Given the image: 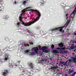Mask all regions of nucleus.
Returning a JSON list of instances; mask_svg holds the SVG:
<instances>
[{
	"label": "nucleus",
	"mask_w": 76,
	"mask_h": 76,
	"mask_svg": "<svg viewBox=\"0 0 76 76\" xmlns=\"http://www.w3.org/2000/svg\"><path fill=\"white\" fill-rule=\"evenodd\" d=\"M25 11H33V12H37L38 13V17L35 20L34 19V20L33 21V22H28L26 23L23 21H22V17H20L19 18V19L20 22H21L22 23L23 25L25 26H30L32 25V24H33V23H34L35 22H36L37 21H38V19H39L40 17H41V14L40 12L38 11L35 10H33L32 9H30L29 10H25Z\"/></svg>",
	"instance_id": "nucleus-1"
},
{
	"label": "nucleus",
	"mask_w": 76,
	"mask_h": 76,
	"mask_svg": "<svg viewBox=\"0 0 76 76\" xmlns=\"http://www.w3.org/2000/svg\"><path fill=\"white\" fill-rule=\"evenodd\" d=\"M39 50L38 49V48H33L31 50H27L26 51H25V53H29V52H30V51H32V52H34V51L35 52L37 53V52H38L37 51H38Z\"/></svg>",
	"instance_id": "nucleus-2"
},
{
	"label": "nucleus",
	"mask_w": 76,
	"mask_h": 76,
	"mask_svg": "<svg viewBox=\"0 0 76 76\" xmlns=\"http://www.w3.org/2000/svg\"><path fill=\"white\" fill-rule=\"evenodd\" d=\"M28 64L29 65V67L30 68V69H34V65L33 64H32V63L28 62Z\"/></svg>",
	"instance_id": "nucleus-3"
},
{
	"label": "nucleus",
	"mask_w": 76,
	"mask_h": 76,
	"mask_svg": "<svg viewBox=\"0 0 76 76\" xmlns=\"http://www.w3.org/2000/svg\"><path fill=\"white\" fill-rule=\"evenodd\" d=\"M56 30H59V31L61 32L63 30V28H57L53 29L52 30V31H56Z\"/></svg>",
	"instance_id": "nucleus-4"
},
{
	"label": "nucleus",
	"mask_w": 76,
	"mask_h": 76,
	"mask_svg": "<svg viewBox=\"0 0 76 76\" xmlns=\"http://www.w3.org/2000/svg\"><path fill=\"white\" fill-rule=\"evenodd\" d=\"M29 53H30V55L31 56H33L34 55H35L36 54H38V52H29Z\"/></svg>",
	"instance_id": "nucleus-5"
},
{
	"label": "nucleus",
	"mask_w": 76,
	"mask_h": 76,
	"mask_svg": "<svg viewBox=\"0 0 76 76\" xmlns=\"http://www.w3.org/2000/svg\"><path fill=\"white\" fill-rule=\"evenodd\" d=\"M67 62H63L62 61H61L60 62V64H62V65H64V66H66V64L67 63Z\"/></svg>",
	"instance_id": "nucleus-6"
},
{
	"label": "nucleus",
	"mask_w": 76,
	"mask_h": 76,
	"mask_svg": "<svg viewBox=\"0 0 76 76\" xmlns=\"http://www.w3.org/2000/svg\"><path fill=\"white\" fill-rule=\"evenodd\" d=\"M4 72L3 73V75H4V76H6L7 75V74L8 73V70H4Z\"/></svg>",
	"instance_id": "nucleus-7"
},
{
	"label": "nucleus",
	"mask_w": 76,
	"mask_h": 76,
	"mask_svg": "<svg viewBox=\"0 0 76 76\" xmlns=\"http://www.w3.org/2000/svg\"><path fill=\"white\" fill-rule=\"evenodd\" d=\"M47 47H48V46H45L43 47L42 48V50L44 51V50H47L48 49V48Z\"/></svg>",
	"instance_id": "nucleus-8"
},
{
	"label": "nucleus",
	"mask_w": 76,
	"mask_h": 76,
	"mask_svg": "<svg viewBox=\"0 0 76 76\" xmlns=\"http://www.w3.org/2000/svg\"><path fill=\"white\" fill-rule=\"evenodd\" d=\"M58 45L60 47H63V44L61 43L58 44Z\"/></svg>",
	"instance_id": "nucleus-9"
},
{
	"label": "nucleus",
	"mask_w": 76,
	"mask_h": 76,
	"mask_svg": "<svg viewBox=\"0 0 76 76\" xmlns=\"http://www.w3.org/2000/svg\"><path fill=\"white\" fill-rule=\"evenodd\" d=\"M52 52L53 53H58V51L56 50H53L52 51Z\"/></svg>",
	"instance_id": "nucleus-10"
},
{
	"label": "nucleus",
	"mask_w": 76,
	"mask_h": 76,
	"mask_svg": "<svg viewBox=\"0 0 76 76\" xmlns=\"http://www.w3.org/2000/svg\"><path fill=\"white\" fill-rule=\"evenodd\" d=\"M74 70H72L70 71H69L68 72L69 75H70V73H73V72H74Z\"/></svg>",
	"instance_id": "nucleus-11"
},
{
	"label": "nucleus",
	"mask_w": 76,
	"mask_h": 76,
	"mask_svg": "<svg viewBox=\"0 0 76 76\" xmlns=\"http://www.w3.org/2000/svg\"><path fill=\"white\" fill-rule=\"evenodd\" d=\"M72 61L73 62L76 63V58H74L72 59Z\"/></svg>",
	"instance_id": "nucleus-12"
},
{
	"label": "nucleus",
	"mask_w": 76,
	"mask_h": 76,
	"mask_svg": "<svg viewBox=\"0 0 76 76\" xmlns=\"http://www.w3.org/2000/svg\"><path fill=\"white\" fill-rule=\"evenodd\" d=\"M19 64H20V61H18L16 63V64L15 65V66H18V65H19Z\"/></svg>",
	"instance_id": "nucleus-13"
},
{
	"label": "nucleus",
	"mask_w": 76,
	"mask_h": 76,
	"mask_svg": "<svg viewBox=\"0 0 76 76\" xmlns=\"http://www.w3.org/2000/svg\"><path fill=\"white\" fill-rule=\"evenodd\" d=\"M51 48H52V50H54V45H52L51 46Z\"/></svg>",
	"instance_id": "nucleus-14"
},
{
	"label": "nucleus",
	"mask_w": 76,
	"mask_h": 76,
	"mask_svg": "<svg viewBox=\"0 0 76 76\" xmlns=\"http://www.w3.org/2000/svg\"><path fill=\"white\" fill-rule=\"evenodd\" d=\"M43 52H44V53H48V50H43Z\"/></svg>",
	"instance_id": "nucleus-15"
},
{
	"label": "nucleus",
	"mask_w": 76,
	"mask_h": 76,
	"mask_svg": "<svg viewBox=\"0 0 76 76\" xmlns=\"http://www.w3.org/2000/svg\"><path fill=\"white\" fill-rule=\"evenodd\" d=\"M73 20V18L71 17H70V20Z\"/></svg>",
	"instance_id": "nucleus-16"
},
{
	"label": "nucleus",
	"mask_w": 76,
	"mask_h": 76,
	"mask_svg": "<svg viewBox=\"0 0 76 76\" xmlns=\"http://www.w3.org/2000/svg\"><path fill=\"white\" fill-rule=\"evenodd\" d=\"M70 48L71 49H75V47L74 46H71Z\"/></svg>",
	"instance_id": "nucleus-17"
},
{
	"label": "nucleus",
	"mask_w": 76,
	"mask_h": 76,
	"mask_svg": "<svg viewBox=\"0 0 76 76\" xmlns=\"http://www.w3.org/2000/svg\"><path fill=\"white\" fill-rule=\"evenodd\" d=\"M72 43L73 44H74V43H76V40H75L72 42Z\"/></svg>",
	"instance_id": "nucleus-18"
},
{
	"label": "nucleus",
	"mask_w": 76,
	"mask_h": 76,
	"mask_svg": "<svg viewBox=\"0 0 76 76\" xmlns=\"http://www.w3.org/2000/svg\"><path fill=\"white\" fill-rule=\"evenodd\" d=\"M26 31L27 32H28V33H30V32H31V31H30L27 29L26 30Z\"/></svg>",
	"instance_id": "nucleus-19"
},
{
	"label": "nucleus",
	"mask_w": 76,
	"mask_h": 76,
	"mask_svg": "<svg viewBox=\"0 0 76 76\" xmlns=\"http://www.w3.org/2000/svg\"><path fill=\"white\" fill-rule=\"evenodd\" d=\"M66 19H68V17H67V16H68V15H69V14H66Z\"/></svg>",
	"instance_id": "nucleus-20"
},
{
	"label": "nucleus",
	"mask_w": 76,
	"mask_h": 76,
	"mask_svg": "<svg viewBox=\"0 0 76 76\" xmlns=\"http://www.w3.org/2000/svg\"><path fill=\"white\" fill-rule=\"evenodd\" d=\"M76 10H74L72 12V13H75L76 12Z\"/></svg>",
	"instance_id": "nucleus-21"
},
{
	"label": "nucleus",
	"mask_w": 76,
	"mask_h": 76,
	"mask_svg": "<svg viewBox=\"0 0 76 76\" xmlns=\"http://www.w3.org/2000/svg\"><path fill=\"white\" fill-rule=\"evenodd\" d=\"M55 67L51 66V69H54Z\"/></svg>",
	"instance_id": "nucleus-22"
},
{
	"label": "nucleus",
	"mask_w": 76,
	"mask_h": 76,
	"mask_svg": "<svg viewBox=\"0 0 76 76\" xmlns=\"http://www.w3.org/2000/svg\"><path fill=\"white\" fill-rule=\"evenodd\" d=\"M61 50H63L66 49V48L64 47L61 48Z\"/></svg>",
	"instance_id": "nucleus-23"
},
{
	"label": "nucleus",
	"mask_w": 76,
	"mask_h": 76,
	"mask_svg": "<svg viewBox=\"0 0 76 76\" xmlns=\"http://www.w3.org/2000/svg\"><path fill=\"white\" fill-rule=\"evenodd\" d=\"M26 1H24L23 2V4H25L26 3Z\"/></svg>",
	"instance_id": "nucleus-24"
},
{
	"label": "nucleus",
	"mask_w": 76,
	"mask_h": 76,
	"mask_svg": "<svg viewBox=\"0 0 76 76\" xmlns=\"http://www.w3.org/2000/svg\"><path fill=\"white\" fill-rule=\"evenodd\" d=\"M31 9L30 7H28L27 8H26V9Z\"/></svg>",
	"instance_id": "nucleus-25"
},
{
	"label": "nucleus",
	"mask_w": 76,
	"mask_h": 76,
	"mask_svg": "<svg viewBox=\"0 0 76 76\" xmlns=\"http://www.w3.org/2000/svg\"><path fill=\"white\" fill-rule=\"evenodd\" d=\"M8 58H5V60H7L8 59Z\"/></svg>",
	"instance_id": "nucleus-26"
},
{
	"label": "nucleus",
	"mask_w": 76,
	"mask_h": 76,
	"mask_svg": "<svg viewBox=\"0 0 76 76\" xmlns=\"http://www.w3.org/2000/svg\"><path fill=\"white\" fill-rule=\"evenodd\" d=\"M17 23V25H20V22H18V23Z\"/></svg>",
	"instance_id": "nucleus-27"
},
{
	"label": "nucleus",
	"mask_w": 76,
	"mask_h": 76,
	"mask_svg": "<svg viewBox=\"0 0 76 76\" xmlns=\"http://www.w3.org/2000/svg\"><path fill=\"white\" fill-rule=\"evenodd\" d=\"M41 62H42V61H44V60L42 59L40 60Z\"/></svg>",
	"instance_id": "nucleus-28"
},
{
	"label": "nucleus",
	"mask_w": 76,
	"mask_h": 76,
	"mask_svg": "<svg viewBox=\"0 0 76 76\" xmlns=\"http://www.w3.org/2000/svg\"><path fill=\"white\" fill-rule=\"evenodd\" d=\"M22 15L21 14L20 15V16L19 18H20V17H21V18H22Z\"/></svg>",
	"instance_id": "nucleus-29"
},
{
	"label": "nucleus",
	"mask_w": 76,
	"mask_h": 76,
	"mask_svg": "<svg viewBox=\"0 0 76 76\" xmlns=\"http://www.w3.org/2000/svg\"><path fill=\"white\" fill-rule=\"evenodd\" d=\"M32 34H33V35H35V34L34 33H32Z\"/></svg>",
	"instance_id": "nucleus-30"
},
{
	"label": "nucleus",
	"mask_w": 76,
	"mask_h": 76,
	"mask_svg": "<svg viewBox=\"0 0 76 76\" xmlns=\"http://www.w3.org/2000/svg\"><path fill=\"white\" fill-rule=\"evenodd\" d=\"M74 34H75V35H76V32H74Z\"/></svg>",
	"instance_id": "nucleus-31"
},
{
	"label": "nucleus",
	"mask_w": 76,
	"mask_h": 76,
	"mask_svg": "<svg viewBox=\"0 0 76 76\" xmlns=\"http://www.w3.org/2000/svg\"><path fill=\"white\" fill-rule=\"evenodd\" d=\"M75 74L74 73H73V74L72 75V76H75Z\"/></svg>",
	"instance_id": "nucleus-32"
},
{
	"label": "nucleus",
	"mask_w": 76,
	"mask_h": 76,
	"mask_svg": "<svg viewBox=\"0 0 76 76\" xmlns=\"http://www.w3.org/2000/svg\"><path fill=\"white\" fill-rule=\"evenodd\" d=\"M38 47H39V48H41V46H40V45L38 46Z\"/></svg>",
	"instance_id": "nucleus-33"
},
{
	"label": "nucleus",
	"mask_w": 76,
	"mask_h": 76,
	"mask_svg": "<svg viewBox=\"0 0 76 76\" xmlns=\"http://www.w3.org/2000/svg\"><path fill=\"white\" fill-rule=\"evenodd\" d=\"M74 49H75L76 48V46H74Z\"/></svg>",
	"instance_id": "nucleus-34"
},
{
	"label": "nucleus",
	"mask_w": 76,
	"mask_h": 76,
	"mask_svg": "<svg viewBox=\"0 0 76 76\" xmlns=\"http://www.w3.org/2000/svg\"><path fill=\"white\" fill-rule=\"evenodd\" d=\"M23 13L22 12L21 15L23 16Z\"/></svg>",
	"instance_id": "nucleus-35"
},
{
	"label": "nucleus",
	"mask_w": 76,
	"mask_h": 76,
	"mask_svg": "<svg viewBox=\"0 0 76 76\" xmlns=\"http://www.w3.org/2000/svg\"><path fill=\"white\" fill-rule=\"evenodd\" d=\"M74 74L75 75V74H76V72H74Z\"/></svg>",
	"instance_id": "nucleus-36"
},
{
	"label": "nucleus",
	"mask_w": 76,
	"mask_h": 76,
	"mask_svg": "<svg viewBox=\"0 0 76 76\" xmlns=\"http://www.w3.org/2000/svg\"><path fill=\"white\" fill-rule=\"evenodd\" d=\"M70 62H69L68 63V64H69V63H70Z\"/></svg>",
	"instance_id": "nucleus-37"
},
{
	"label": "nucleus",
	"mask_w": 76,
	"mask_h": 76,
	"mask_svg": "<svg viewBox=\"0 0 76 76\" xmlns=\"http://www.w3.org/2000/svg\"><path fill=\"white\" fill-rule=\"evenodd\" d=\"M64 30H63L62 31L63 32H64Z\"/></svg>",
	"instance_id": "nucleus-38"
},
{
	"label": "nucleus",
	"mask_w": 76,
	"mask_h": 76,
	"mask_svg": "<svg viewBox=\"0 0 76 76\" xmlns=\"http://www.w3.org/2000/svg\"><path fill=\"white\" fill-rule=\"evenodd\" d=\"M15 4H16V2L15 1Z\"/></svg>",
	"instance_id": "nucleus-39"
},
{
	"label": "nucleus",
	"mask_w": 76,
	"mask_h": 76,
	"mask_svg": "<svg viewBox=\"0 0 76 76\" xmlns=\"http://www.w3.org/2000/svg\"><path fill=\"white\" fill-rule=\"evenodd\" d=\"M0 4H1V6H2V4L0 3Z\"/></svg>",
	"instance_id": "nucleus-40"
},
{
	"label": "nucleus",
	"mask_w": 76,
	"mask_h": 76,
	"mask_svg": "<svg viewBox=\"0 0 76 76\" xmlns=\"http://www.w3.org/2000/svg\"><path fill=\"white\" fill-rule=\"evenodd\" d=\"M72 54H73V55L75 54V53H73Z\"/></svg>",
	"instance_id": "nucleus-41"
},
{
	"label": "nucleus",
	"mask_w": 76,
	"mask_h": 76,
	"mask_svg": "<svg viewBox=\"0 0 76 76\" xmlns=\"http://www.w3.org/2000/svg\"><path fill=\"white\" fill-rule=\"evenodd\" d=\"M0 11H1V10H0Z\"/></svg>",
	"instance_id": "nucleus-42"
},
{
	"label": "nucleus",
	"mask_w": 76,
	"mask_h": 76,
	"mask_svg": "<svg viewBox=\"0 0 76 76\" xmlns=\"http://www.w3.org/2000/svg\"><path fill=\"white\" fill-rule=\"evenodd\" d=\"M28 73H29V72H28V73H27V74H28Z\"/></svg>",
	"instance_id": "nucleus-43"
},
{
	"label": "nucleus",
	"mask_w": 76,
	"mask_h": 76,
	"mask_svg": "<svg viewBox=\"0 0 76 76\" xmlns=\"http://www.w3.org/2000/svg\"><path fill=\"white\" fill-rule=\"evenodd\" d=\"M42 4H43V3H42Z\"/></svg>",
	"instance_id": "nucleus-44"
},
{
	"label": "nucleus",
	"mask_w": 76,
	"mask_h": 76,
	"mask_svg": "<svg viewBox=\"0 0 76 76\" xmlns=\"http://www.w3.org/2000/svg\"><path fill=\"white\" fill-rule=\"evenodd\" d=\"M23 75V74L22 75Z\"/></svg>",
	"instance_id": "nucleus-45"
}]
</instances>
